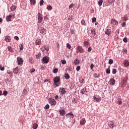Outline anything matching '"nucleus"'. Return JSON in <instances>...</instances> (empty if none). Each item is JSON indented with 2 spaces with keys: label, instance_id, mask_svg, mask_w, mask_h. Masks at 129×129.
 Wrapping results in <instances>:
<instances>
[{
  "label": "nucleus",
  "instance_id": "f257e3e1",
  "mask_svg": "<svg viewBox=\"0 0 129 129\" xmlns=\"http://www.w3.org/2000/svg\"><path fill=\"white\" fill-rule=\"evenodd\" d=\"M59 81H60V78H59V77H56L53 79V83L54 84H55L56 87H58V86L60 85L59 84H57Z\"/></svg>",
  "mask_w": 129,
  "mask_h": 129
},
{
  "label": "nucleus",
  "instance_id": "f03ea898",
  "mask_svg": "<svg viewBox=\"0 0 129 129\" xmlns=\"http://www.w3.org/2000/svg\"><path fill=\"white\" fill-rule=\"evenodd\" d=\"M37 19L38 24H40V23H42V22L43 21V17L42 16V14H41V13H38Z\"/></svg>",
  "mask_w": 129,
  "mask_h": 129
},
{
  "label": "nucleus",
  "instance_id": "7ed1b4c3",
  "mask_svg": "<svg viewBox=\"0 0 129 129\" xmlns=\"http://www.w3.org/2000/svg\"><path fill=\"white\" fill-rule=\"evenodd\" d=\"M77 50L80 53H84L85 50L83 49V47L82 46L79 45L77 47Z\"/></svg>",
  "mask_w": 129,
  "mask_h": 129
},
{
  "label": "nucleus",
  "instance_id": "20e7f679",
  "mask_svg": "<svg viewBox=\"0 0 129 129\" xmlns=\"http://www.w3.org/2000/svg\"><path fill=\"white\" fill-rule=\"evenodd\" d=\"M48 102L50 103V104H51V105H56V102L53 98H50L48 99Z\"/></svg>",
  "mask_w": 129,
  "mask_h": 129
},
{
  "label": "nucleus",
  "instance_id": "39448f33",
  "mask_svg": "<svg viewBox=\"0 0 129 129\" xmlns=\"http://www.w3.org/2000/svg\"><path fill=\"white\" fill-rule=\"evenodd\" d=\"M67 118H74V114L73 112H70L66 115Z\"/></svg>",
  "mask_w": 129,
  "mask_h": 129
},
{
  "label": "nucleus",
  "instance_id": "423d86ee",
  "mask_svg": "<svg viewBox=\"0 0 129 129\" xmlns=\"http://www.w3.org/2000/svg\"><path fill=\"white\" fill-rule=\"evenodd\" d=\"M17 62L18 65H23V63L24 62V60H23V58L21 57H17Z\"/></svg>",
  "mask_w": 129,
  "mask_h": 129
},
{
  "label": "nucleus",
  "instance_id": "0eeeda50",
  "mask_svg": "<svg viewBox=\"0 0 129 129\" xmlns=\"http://www.w3.org/2000/svg\"><path fill=\"white\" fill-rule=\"evenodd\" d=\"M60 94L61 95H64V94H66V90L64 88H60Z\"/></svg>",
  "mask_w": 129,
  "mask_h": 129
},
{
  "label": "nucleus",
  "instance_id": "6e6552de",
  "mask_svg": "<svg viewBox=\"0 0 129 129\" xmlns=\"http://www.w3.org/2000/svg\"><path fill=\"white\" fill-rule=\"evenodd\" d=\"M59 114H60V115H62V116H64V115L66 114V111H65L63 109L59 110Z\"/></svg>",
  "mask_w": 129,
  "mask_h": 129
},
{
  "label": "nucleus",
  "instance_id": "1a4fd4ad",
  "mask_svg": "<svg viewBox=\"0 0 129 129\" xmlns=\"http://www.w3.org/2000/svg\"><path fill=\"white\" fill-rule=\"evenodd\" d=\"M94 99L95 101H97V102H99L100 100H101V98L98 96H94Z\"/></svg>",
  "mask_w": 129,
  "mask_h": 129
},
{
  "label": "nucleus",
  "instance_id": "9d476101",
  "mask_svg": "<svg viewBox=\"0 0 129 129\" xmlns=\"http://www.w3.org/2000/svg\"><path fill=\"white\" fill-rule=\"evenodd\" d=\"M42 60L43 61L44 63H47L49 62V58L47 56H44L42 58Z\"/></svg>",
  "mask_w": 129,
  "mask_h": 129
},
{
  "label": "nucleus",
  "instance_id": "9b49d317",
  "mask_svg": "<svg viewBox=\"0 0 129 129\" xmlns=\"http://www.w3.org/2000/svg\"><path fill=\"white\" fill-rule=\"evenodd\" d=\"M39 31L41 34H42V35H45V28H44V27H40Z\"/></svg>",
  "mask_w": 129,
  "mask_h": 129
},
{
  "label": "nucleus",
  "instance_id": "f8f14e48",
  "mask_svg": "<svg viewBox=\"0 0 129 129\" xmlns=\"http://www.w3.org/2000/svg\"><path fill=\"white\" fill-rule=\"evenodd\" d=\"M5 40L6 42H11V37H10L9 36H6V37H5Z\"/></svg>",
  "mask_w": 129,
  "mask_h": 129
},
{
  "label": "nucleus",
  "instance_id": "ddd939ff",
  "mask_svg": "<svg viewBox=\"0 0 129 129\" xmlns=\"http://www.w3.org/2000/svg\"><path fill=\"white\" fill-rule=\"evenodd\" d=\"M41 44H42L41 39H37L35 42V45H41Z\"/></svg>",
  "mask_w": 129,
  "mask_h": 129
},
{
  "label": "nucleus",
  "instance_id": "4468645a",
  "mask_svg": "<svg viewBox=\"0 0 129 129\" xmlns=\"http://www.w3.org/2000/svg\"><path fill=\"white\" fill-rule=\"evenodd\" d=\"M80 63V60H79L78 59L76 58L74 62V64L75 65H78Z\"/></svg>",
  "mask_w": 129,
  "mask_h": 129
},
{
  "label": "nucleus",
  "instance_id": "2eb2a0df",
  "mask_svg": "<svg viewBox=\"0 0 129 129\" xmlns=\"http://www.w3.org/2000/svg\"><path fill=\"white\" fill-rule=\"evenodd\" d=\"M123 64L125 67H128L129 66V62L127 60H124Z\"/></svg>",
  "mask_w": 129,
  "mask_h": 129
},
{
  "label": "nucleus",
  "instance_id": "dca6fc26",
  "mask_svg": "<svg viewBox=\"0 0 129 129\" xmlns=\"http://www.w3.org/2000/svg\"><path fill=\"white\" fill-rule=\"evenodd\" d=\"M85 122H86V121L85 120V119L83 118L80 121V124H82V125H83V124H85Z\"/></svg>",
  "mask_w": 129,
  "mask_h": 129
},
{
  "label": "nucleus",
  "instance_id": "f3484780",
  "mask_svg": "<svg viewBox=\"0 0 129 129\" xmlns=\"http://www.w3.org/2000/svg\"><path fill=\"white\" fill-rule=\"evenodd\" d=\"M89 45V42H88V41H86L84 42V47H85L86 48H87V47H88V45Z\"/></svg>",
  "mask_w": 129,
  "mask_h": 129
},
{
  "label": "nucleus",
  "instance_id": "a211bd4d",
  "mask_svg": "<svg viewBox=\"0 0 129 129\" xmlns=\"http://www.w3.org/2000/svg\"><path fill=\"white\" fill-rule=\"evenodd\" d=\"M14 73L15 74H18L19 73V68L18 67L16 68L13 71Z\"/></svg>",
  "mask_w": 129,
  "mask_h": 129
},
{
  "label": "nucleus",
  "instance_id": "6ab92c4d",
  "mask_svg": "<svg viewBox=\"0 0 129 129\" xmlns=\"http://www.w3.org/2000/svg\"><path fill=\"white\" fill-rule=\"evenodd\" d=\"M85 92H86V88H84L81 90V93L82 95L85 94Z\"/></svg>",
  "mask_w": 129,
  "mask_h": 129
},
{
  "label": "nucleus",
  "instance_id": "aec40b11",
  "mask_svg": "<svg viewBox=\"0 0 129 129\" xmlns=\"http://www.w3.org/2000/svg\"><path fill=\"white\" fill-rule=\"evenodd\" d=\"M11 19H12V15H9L6 17L7 22H11Z\"/></svg>",
  "mask_w": 129,
  "mask_h": 129
},
{
  "label": "nucleus",
  "instance_id": "412c9836",
  "mask_svg": "<svg viewBox=\"0 0 129 129\" xmlns=\"http://www.w3.org/2000/svg\"><path fill=\"white\" fill-rule=\"evenodd\" d=\"M117 103L119 105L122 104V101L121 100V99L118 98V101H117Z\"/></svg>",
  "mask_w": 129,
  "mask_h": 129
},
{
  "label": "nucleus",
  "instance_id": "4be33fe9",
  "mask_svg": "<svg viewBox=\"0 0 129 129\" xmlns=\"http://www.w3.org/2000/svg\"><path fill=\"white\" fill-rule=\"evenodd\" d=\"M30 2L31 3V5H32L33 6H35V5H36V0H30Z\"/></svg>",
  "mask_w": 129,
  "mask_h": 129
},
{
  "label": "nucleus",
  "instance_id": "5701e85b",
  "mask_svg": "<svg viewBox=\"0 0 129 129\" xmlns=\"http://www.w3.org/2000/svg\"><path fill=\"white\" fill-rule=\"evenodd\" d=\"M93 76L95 78H99V74L94 73Z\"/></svg>",
  "mask_w": 129,
  "mask_h": 129
},
{
  "label": "nucleus",
  "instance_id": "b1692460",
  "mask_svg": "<svg viewBox=\"0 0 129 129\" xmlns=\"http://www.w3.org/2000/svg\"><path fill=\"white\" fill-rule=\"evenodd\" d=\"M17 9V6L13 5L11 7V10L12 12H13V11H15V10H16Z\"/></svg>",
  "mask_w": 129,
  "mask_h": 129
},
{
  "label": "nucleus",
  "instance_id": "393cba45",
  "mask_svg": "<svg viewBox=\"0 0 129 129\" xmlns=\"http://www.w3.org/2000/svg\"><path fill=\"white\" fill-rule=\"evenodd\" d=\"M91 34L92 35H93V36H95V35H96V33L95 32V30H94V29H91Z\"/></svg>",
  "mask_w": 129,
  "mask_h": 129
},
{
  "label": "nucleus",
  "instance_id": "a878e982",
  "mask_svg": "<svg viewBox=\"0 0 129 129\" xmlns=\"http://www.w3.org/2000/svg\"><path fill=\"white\" fill-rule=\"evenodd\" d=\"M105 34L106 35H108L109 36V35L110 34V29H107L106 31H105Z\"/></svg>",
  "mask_w": 129,
  "mask_h": 129
},
{
  "label": "nucleus",
  "instance_id": "bb28decb",
  "mask_svg": "<svg viewBox=\"0 0 129 129\" xmlns=\"http://www.w3.org/2000/svg\"><path fill=\"white\" fill-rule=\"evenodd\" d=\"M27 93H28V91H27V90L26 89L23 90L22 92V95H26Z\"/></svg>",
  "mask_w": 129,
  "mask_h": 129
},
{
  "label": "nucleus",
  "instance_id": "cd10ccee",
  "mask_svg": "<svg viewBox=\"0 0 129 129\" xmlns=\"http://www.w3.org/2000/svg\"><path fill=\"white\" fill-rule=\"evenodd\" d=\"M8 49L10 52H14V50L13 49V48H12V47L11 46H8Z\"/></svg>",
  "mask_w": 129,
  "mask_h": 129
},
{
  "label": "nucleus",
  "instance_id": "c85d7f7f",
  "mask_svg": "<svg viewBox=\"0 0 129 129\" xmlns=\"http://www.w3.org/2000/svg\"><path fill=\"white\" fill-rule=\"evenodd\" d=\"M29 62H30V63H31V64H33V63H34V60H33V57H29Z\"/></svg>",
  "mask_w": 129,
  "mask_h": 129
},
{
  "label": "nucleus",
  "instance_id": "c756f323",
  "mask_svg": "<svg viewBox=\"0 0 129 129\" xmlns=\"http://www.w3.org/2000/svg\"><path fill=\"white\" fill-rule=\"evenodd\" d=\"M37 127H38V124H37V123H34V124L33 125L32 128H33V129H36Z\"/></svg>",
  "mask_w": 129,
  "mask_h": 129
},
{
  "label": "nucleus",
  "instance_id": "7c9ffc66",
  "mask_svg": "<svg viewBox=\"0 0 129 129\" xmlns=\"http://www.w3.org/2000/svg\"><path fill=\"white\" fill-rule=\"evenodd\" d=\"M64 77L66 79H69V78H70V76H69V74H66L64 75Z\"/></svg>",
  "mask_w": 129,
  "mask_h": 129
},
{
  "label": "nucleus",
  "instance_id": "2f4dec72",
  "mask_svg": "<svg viewBox=\"0 0 129 129\" xmlns=\"http://www.w3.org/2000/svg\"><path fill=\"white\" fill-rule=\"evenodd\" d=\"M123 54H126L127 53V48H124L122 50Z\"/></svg>",
  "mask_w": 129,
  "mask_h": 129
},
{
  "label": "nucleus",
  "instance_id": "473e14b6",
  "mask_svg": "<svg viewBox=\"0 0 129 129\" xmlns=\"http://www.w3.org/2000/svg\"><path fill=\"white\" fill-rule=\"evenodd\" d=\"M103 3V0H99V2H98L99 6H102Z\"/></svg>",
  "mask_w": 129,
  "mask_h": 129
},
{
  "label": "nucleus",
  "instance_id": "72a5a7b5",
  "mask_svg": "<svg viewBox=\"0 0 129 129\" xmlns=\"http://www.w3.org/2000/svg\"><path fill=\"white\" fill-rule=\"evenodd\" d=\"M0 70L1 71H5V67H2V64H0Z\"/></svg>",
  "mask_w": 129,
  "mask_h": 129
},
{
  "label": "nucleus",
  "instance_id": "f704fd0d",
  "mask_svg": "<svg viewBox=\"0 0 129 129\" xmlns=\"http://www.w3.org/2000/svg\"><path fill=\"white\" fill-rule=\"evenodd\" d=\"M109 83L111 85H113V79H111L110 80Z\"/></svg>",
  "mask_w": 129,
  "mask_h": 129
},
{
  "label": "nucleus",
  "instance_id": "c9c22d12",
  "mask_svg": "<svg viewBox=\"0 0 129 129\" xmlns=\"http://www.w3.org/2000/svg\"><path fill=\"white\" fill-rule=\"evenodd\" d=\"M49 107H50V105H49V104H46L44 107V109H46V110L49 109Z\"/></svg>",
  "mask_w": 129,
  "mask_h": 129
},
{
  "label": "nucleus",
  "instance_id": "e433bc0d",
  "mask_svg": "<svg viewBox=\"0 0 129 129\" xmlns=\"http://www.w3.org/2000/svg\"><path fill=\"white\" fill-rule=\"evenodd\" d=\"M126 85V81H123V84L122 85V87H124Z\"/></svg>",
  "mask_w": 129,
  "mask_h": 129
},
{
  "label": "nucleus",
  "instance_id": "4c0bfd02",
  "mask_svg": "<svg viewBox=\"0 0 129 129\" xmlns=\"http://www.w3.org/2000/svg\"><path fill=\"white\" fill-rule=\"evenodd\" d=\"M3 95H4V96H7V95H8V92L7 91H4Z\"/></svg>",
  "mask_w": 129,
  "mask_h": 129
},
{
  "label": "nucleus",
  "instance_id": "58836bf2",
  "mask_svg": "<svg viewBox=\"0 0 129 129\" xmlns=\"http://www.w3.org/2000/svg\"><path fill=\"white\" fill-rule=\"evenodd\" d=\"M96 22V18L93 17L92 19V23H95Z\"/></svg>",
  "mask_w": 129,
  "mask_h": 129
},
{
  "label": "nucleus",
  "instance_id": "ea45409f",
  "mask_svg": "<svg viewBox=\"0 0 129 129\" xmlns=\"http://www.w3.org/2000/svg\"><path fill=\"white\" fill-rule=\"evenodd\" d=\"M67 48H68V49H71V45H70L69 43H67Z\"/></svg>",
  "mask_w": 129,
  "mask_h": 129
},
{
  "label": "nucleus",
  "instance_id": "a19ab883",
  "mask_svg": "<svg viewBox=\"0 0 129 129\" xmlns=\"http://www.w3.org/2000/svg\"><path fill=\"white\" fill-rule=\"evenodd\" d=\"M113 24L115 25V26H116V25L118 24V22L116 21V20H113Z\"/></svg>",
  "mask_w": 129,
  "mask_h": 129
},
{
  "label": "nucleus",
  "instance_id": "79ce46f5",
  "mask_svg": "<svg viewBox=\"0 0 129 129\" xmlns=\"http://www.w3.org/2000/svg\"><path fill=\"white\" fill-rule=\"evenodd\" d=\"M106 73H107V74H109V73H110V70H109V69H107L106 70Z\"/></svg>",
  "mask_w": 129,
  "mask_h": 129
},
{
  "label": "nucleus",
  "instance_id": "37998d69",
  "mask_svg": "<svg viewBox=\"0 0 129 129\" xmlns=\"http://www.w3.org/2000/svg\"><path fill=\"white\" fill-rule=\"evenodd\" d=\"M43 4H44V0H41L39 2L40 6H43Z\"/></svg>",
  "mask_w": 129,
  "mask_h": 129
},
{
  "label": "nucleus",
  "instance_id": "c03bdc74",
  "mask_svg": "<svg viewBox=\"0 0 129 129\" xmlns=\"http://www.w3.org/2000/svg\"><path fill=\"white\" fill-rule=\"evenodd\" d=\"M123 41L124 43H127V38L126 37L124 38Z\"/></svg>",
  "mask_w": 129,
  "mask_h": 129
},
{
  "label": "nucleus",
  "instance_id": "a18cd8bd",
  "mask_svg": "<svg viewBox=\"0 0 129 129\" xmlns=\"http://www.w3.org/2000/svg\"><path fill=\"white\" fill-rule=\"evenodd\" d=\"M81 24H83V26H86V24L85 23V21L84 20L81 21Z\"/></svg>",
  "mask_w": 129,
  "mask_h": 129
},
{
  "label": "nucleus",
  "instance_id": "49530a36",
  "mask_svg": "<svg viewBox=\"0 0 129 129\" xmlns=\"http://www.w3.org/2000/svg\"><path fill=\"white\" fill-rule=\"evenodd\" d=\"M35 71H36V70H35V69H32L30 70V73H34Z\"/></svg>",
  "mask_w": 129,
  "mask_h": 129
},
{
  "label": "nucleus",
  "instance_id": "de8ad7c7",
  "mask_svg": "<svg viewBox=\"0 0 129 129\" xmlns=\"http://www.w3.org/2000/svg\"><path fill=\"white\" fill-rule=\"evenodd\" d=\"M112 63H113V60L111 59H110L109 60V64H111Z\"/></svg>",
  "mask_w": 129,
  "mask_h": 129
},
{
  "label": "nucleus",
  "instance_id": "09e8293b",
  "mask_svg": "<svg viewBox=\"0 0 129 129\" xmlns=\"http://www.w3.org/2000/svg\"><path fill=\"white\" fill-rule=\"evenodd\" d=\"M53 73H57L58 72V69H54L53 71Z\"/></svg>",
  "mask_w": 129,
  "mask_h": 129
},
{
  "label": "nucleus",
  "instance_id": "8fccbe9b",
  "mask_svg": "<svg viewBox=\"0 0 129 129\" xmlns=\"http://www.w3.org/2000/svg\"><path fill=\"white\" fill-rule=\"evenodd\" d=\"M23 49H24V47L23 46V44H21L20 46V50L21 51H22V50H23Z\"/></svg>",
  "mask_w": 129,
  "mask_h": 129
},
{
  "label": "nucleus",
  "instance_id": "3c124183",
  "mask_svg": "<svg viewBox=\"0 0 129 129\" xmlns=\"http://www.w3.org/2000/svg\"><path fill=\"white\" fill-rule=\"evenodd\" d=\"M74 7V4H72L70 5L69 6V9H72V8H73Z\"/></svg>",
  "mask_w": 129,
  "mask_h": 129
},
{
  "label": "nucleus",
  "instance_id": "603ef678",
  "mask_svg": "<svg viewBox=\"0 0 129 129\" xmlns=\"http://www.w3.org/2000/svg\"><path fill=\"white\" fill-rule=\"evenodd\" d=\"M94 67V64H93V63H91V66H90V69H91V70H92V69H93Z\"/></svg>",
  "mask_w": 129,
  "mask_h": 129
},
{
  "label": "nucleus",
  "instance_id": "864d4df0",
  "mask_svg": "<svg viewBox=\"0 0 129 129\" xmlns=\"http://www.w3.org/2000/svg\"><path fill=\"white\" fill-rule=\"evenodd\" d=\"M61 62L62 64H66V60L65 59L61 60Z\"/></svg>",
  "mask_w": 129,
  "mask_h": 129
},
{
  "label": "nucleus",
  "instance_id": "5fc2aeb1",
  "mask_svg": "<svg viewBox=\"0 0 129 129\" xmlns=\"http://www.w3.org/2000/svg\"><path fill=\"white\" fill-rule=\"evenodd\" d=\"M92 50V48L91 47H89L88 48V52H91V50Z\"/></svg>",
  "mask_w": 129,
  "mask_h": 129
},
{
  "label": "nucleus",
  "instance_id": "6e6d98bb",
  "mask_svg": "<svg viewBox=\"0 0 129 129\" xmlns=\"http://www.w3.org/2000/svg\"><path fill=\"white\" fill-rule=\"evenodd\" d=\"M47 10H52V6H47Z\"/></svg>",
  "mask_w": 129,
  "mask_h": 129
},
{
  "label": "nucleus",
  "instance_id": "4d7b16f0",
  "mask_svg": "<svg viewBox=\"0 0 129 129\" xmlns=\"http://www.w3.org/2000/svg\"><path fill=\"white\" fill-rule=\"evenodd\" d=\"M43 47H44L45 50H46V51H49V47H46L45 46H44Z\"/></svg>",
  "mask_w": 129,
  "mask_h": 129
},
{
  "label": "nucleus",
  "instance_id": "13d9d810",
  "mask_svg": "<svg viewBox=\"0 0 129 129\" xmlns=\"http://www.w3.org/2000/svg\"><path fill=\"white\" fill-rule=\"evenodd\" d=\"M125 22H123L122 24H121V26H122V27H125Z\"/></svg>",
  "mask_w": 129,
  "mask_h": 129
},
{
  "label": "nucleus",
  "instance_id": "bf43d9fd",
  "mask_svg": "<svg viewBox=\"0 0 129 129\" xmlns=\"http://www.w3.org/2000/svg\"><path fill=\"white\" fill-rule=\"evenodd\" d=\"M76 70H77V71H79V70H80V66H78L76 68Z\"/></svg>",
  "mask_w": 129,
  "mask_h": 129
},
{
  "label": "nucleus",
  "instance_id": "052dcab7",
  "mask_svg": "<svg viewBox=\"0 0 129 129\" xmlns=\"http://www.w3.org/2000/svg\"><path fill=\"white\" fill-rule=\"evenodd\" d=\"M14 39H15V40H16L17 41H19V37H18V36H15Z\"/></svg>",
  "mask_w": 129,
  "mask_h": 129
},
{
  "label": "nucleus",
  "instance_id": "680f3d73",
  "mask_svg": "<svg viewBox=\"0 0 129 129\" xmlns=\"http://www.w3.org/2000/svg\"><path fill=\"white\" fill-rule=\"evenodd\" d=\"M44 21H47L48 20V17H47V16H46L44 17Z\"/></svg>",
  "mask_w": 129,
  "mask_h": 129
},
{
  "label": "nucleus",
  "instance_id": "e2e57ef3",
  "mask_svg": "<svg viewBox=\"0 0 129 129\" xmlns=\"http://www.w3.org/2000/svg\"><path fill=\"white\" fill-rule=\"evenodd\" d=\"M108 2L109 4H112V3H113V1L112 0H108Z\"/></svg>",
  "mask_w": 129,
  "mask_h": 129
},
{
  "label": "nucleus",
  "instance_id": "0e129e2a",
  "mask_svg": "<svg viewBox=\"0 0 129 129\" xmlns=\"http://www.w3.org/2000/svg\"><path fill=\"white\" fill-rule=\"evenodd\" d=\"M116 73V70L113 69V74H115Z\"/></svg>",
  "mask_w": 129,
  "mask_h": 129
},
{
  "label": "nucleus",
  "instance_id": "69168bd1",
  "mask_svg": "<svg viewBox=\"0 0 129 129\" xmlns=\"http://www.w3.org/2000/svg\"><path fill=\"white\" fill-rule=\"evenodd\" d=\"M58 98H59V97L58 96V95H56L55 97V99L57 100L58 99Z\"/></svg>",
  "mask_w": 129,
  "mask_h": 129
},
{
  "label": "nucleus",
  "instance_id": "338daca9",
  "mask_svg": "<svg viewBox=\"0 0 129 129\" xmlns=\"http://www.w3.org/2000/svg\"><path fill=\"white\" fill-rule=\"evenodd\" d=\"M68 20L69 21H71L72 20V18L70 17V16H69V17L68 18Z\"/></svg>",
  "mask_w": 129,
  "mask_h": 129
},
{
  "label": "nucleus",
  "instance_id": "774afa93",
  "mask_svg": "<svg viewBox=\"0 0 129 129\" xmlns=\"http://www.w3.org/2000/svg\"><path fill=\"white\" fill-rule=\"evenodd\" d=\"M36 58H37V59H40V56H39V55H36Z\"/></svg>",
  "mask_w": 129,
  "mask_h": 129
}]
</instances>
